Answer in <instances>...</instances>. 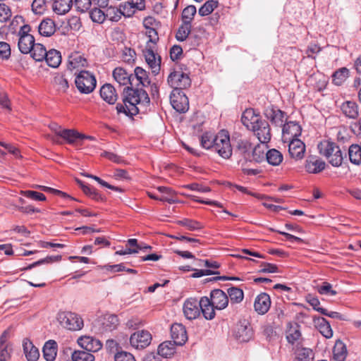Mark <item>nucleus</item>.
Returning <instances> with one entry per match:
<instances>
[{
	"label": "nucleus",
	"instance_id": "1",
	"mask_svg": "<svg viewBox=\"0 0 361 361\" xmlns=\"http://www.w3.org/2000/svg\"><path fill=\"white\" fill-rule=\"evenodd\" d=\"M122 97L123 104H117L116 108L118 114L123 113L126 116L137 114L141 109L147 106L150 102L148 94L142 88L127 86L123 89Z\"/></svg>",
	"mask_w": 361,
	"mask_h": 361
},
{
	"label": "nucleus",
	"instance_id": "2",
	"mask_svg": "<svg viewBox=\"0 0 361 361\" xmlns=\"http://www.w3.org/2000/svg\"><path fill=\"white\" fill-rule=\"evenodd\" d=\"M318 149L333 166L338 167L342 164L343 159L342 152L335 142L323 140L318 145Z\"/></svg>",
	"mask_w": 361,
	"mask_h": 361
},
{
	"label": "nucleus",
	"instance_id": "3",
	"mask_svg": "<svg viewBox=\"0 0 361 361\" xmlns=\"http://www.w3.org/2000/svg\"><path fill=\"white\" fill-rule=\"evenodd\" d=\"M75 86L81 94H90L96 87L97 80L93 73L81 71L75 79Z\"/></svg>",
	"mask_w": 361,
	"mask_h": 361
},
{
	"label": "nucleus",
	"instance_id": "4",
	"mask_svg": "<svg viewBox=\"0 0 361 361\" xmlns=\"http://www.w3.org/2000/svg\"><path fill=\"white\" fill-rule=\"evenodd\" d=\"M213 150L224 159L231 157L232 147L230 142V136L226 130H222L216 135V142L213 145Z\"/></svg>",
	"mask_w": 361,
	"mask_h": 361
},
{
	"label": "nucleus",
	"instance_id": "5",
	"mask_svg": "<svg viewBox=\"0 0 361 361\" xmlns=\"http://www.w3.org/2000/svg\"><path fill=\"white\" fill-rule=\"evenodd\" d=\"M57 319L60 324L71 331H78L83 326V320L77 314L71 312H61L58 314Z\"/></svg>",
	"mask_w": 361,
	"mask_h": 361
},
{
	"label": "nucleus",
	"instance_id": "6",
	"mask_svg": "<svg viewBox=\"0 0 361 361\" xmlns=\"http://www.w3.org/2000/svg\"><path fill=\"white\" fill-rule=\"evenodd\" d=\"M168 83L173 90H181L190 86L191 80L188 75L182 71L174 70L168 77Z\"/></svg>",
	"mask_w": 361,
	"mask_h": 361
},
{
	"label": "nucleus",
	"instance_id": "7",
	"mask_svg": "<svg viewBox=\"0 0 361 361\" xmlns=\"http://www.w3.org/2000/svg\"><path fill=\"white\" fill-rule=\"evenodd\" d=\"M170 102L173 108L180 113H184L189 109L188 98L180 90H173L170 95Z\"/></svg>",
	"mask_w": 361,
	"mask_h": 361
},
{
	"label": "nucleus",
	"instance_id": "8",
	"mask_svg": "<svg viewBox=\"0 0 361 361\" xmlns=\"http://www.w3.org/2000/svg\"><path fill=\"white\" fill-rule=\"evenodd\" d=\"M253 333L250 323L247 320L240 321L235 325L233 336L239 342H248Z\"/></svg>",
	"mask_w": 361,
	"mask_h": 361
},
{
	"label": "nucleus",
	"instance_id": "9",
	"mask_svg": "<svg viewBox=\"0 0 361 361\" xmlns=\"http://www.w3.org/2000/svg\"><path fill=\"white\" fill-rule=\"evenodd\" d=\"M152 341V335L148 331L141 330L133 334L130 338V345L136 349L147 347Z\"/></svg>",
	"mask_w": 361,
	"mask_h": 361
},
{
	"label": "nucleus",
	"instance_id": "10",
	"mask_svg": "<svg viewBox=\"0 0 361 361\" xmlns=\"http://www.w3.org/2000/svg\"><path fill=\"white\" fill-rule=\"evenodd\" d=\"M183 311L187 319H197L200 315V300L195 298L186 299L183 305Z\"/></svg>",
	"mask_w": 361,
	"mask_h": 361
},
{
	"label": "nucleus",
	"instance_id": "11",
	"mask_svg": "<svg viewBox=\"0 0 361 361\" xmlns=\"http://www.w3.org/2000/svg\"><path fill=\"white\" fill-rule=\"evenodd\" d=\"M59 136L69 145L75 147H80L85 137L84 134L74 129H63V131L59 133Z\"/></svg>",
	"mask_w": 361,
	"mask_h": 361
},
{
	"label": "nucleus",
	"instance_id": "12",
	"mask_svg": "<svg viewBox=\"0 0 361 361\" xmlns=\"http://www.w3.org/2000/svg\"><path fill=\"white\" fill-rule=\"evenodd\" d=\"M251 130L255 133L258 140L262 144H267L271 140L270 127L268 122L265 120H261L259 123L255 126Z\"/></svg>",
	"mask_w": 361,
	"mask_h": 361
},
{
	"label": "nucleus",
	"instance_id": "13",
	"mask_svg": "<svg viewBox=\"0 0 361 361\" xmlns=\"http://www.w3.org/2000/svg\"><path fill=\"white\" fill-rule=\"evenodd\" d=\"M282 126L283 139L286 142H288L293 139H298V137L301 135L302 128L296 122L288 121Z\"/></svg>",
	"mask_w": 361,
	"mask_h": 361
},
{
	"label": "nucleus",
	"instance_id": "14",
	"mask_svg": "<svg viewBox=\"0 0 361 361\" xmlns=\"http://www.w3.org/2000/svg\"><path fill=\"white\" fill-rule=\"evenodd\" d=\"M144 56L152 72L157 74L160 71L161 57L155 54L154 47L150 44L147 45L146 49L144 51Z\"/></svg>",
	"mask_w": 361,
	"mask_h": 361
},
{
	"label": "nucleus",
	"instance_id": "15",
	"mask_svg": "<svg viewBox=\"0 0 361 361\" xmlns=\"http://www.w3.org/2000/svg\"><path fill=\"white\" fill-rule=\"evenodd\" d=\"M285 112L276 106H269L264 110V116L276 126H282L284 122Z\"/></svg>",
	"mask_w": 361,
	"mask_h": 361
},
{
	"label": "nucleus",
	"instance_id": "16",
	"mask_svg": "<svg viewBox=\"0 0 361 361\" xmlns=\"http://www.w3.org/2000/svg\"><path fill=\"white\" fill-rule=\"evenodd\" d=\"M172 342L177 345H183L188 341L185 327L181 324H173L171 327Z\"/></svg>",
	"mask_w": 361,
	"mask_h": 361
},
{
	"label": "nucleus",
	"instance_id": "17",
	"mask_svg": "<svg viewBox=\"0 0 361 361\" xmlns=\"http://www.w3.org/2000/svg\"><path fill=\"white\" fill-rule=\"evenodd\" d=\"M209 300L216 310H224L228 304L227 294L220 289H214L210 293Z\"/></svg>",
	"mask_w": 361,
	"mask_h": 361
},
{
	"label": "nucleus",
	"instance_id": "18",
	"mask_svg": "<svg viewBox=\"0 0 361 361\" xmlns=\"http://www.w3.org/2000/svg\"><path fill=\"white\" fill-rule=\"evenodd\" d=\"M288 152L291 158L302 159L305 152V145L300 139H293L288 141Z\"/></svg>",
	"mask_w": 361,
	"mask_h": 361
},
{
	"label": "nucleus",
	"instance_id": "19",
	"mask_svg": "<svg viewBox=\"0 0 361 361\" xmlns=\"http://www.w3.org/2000/svg\"><path fill=\"white\" fill-rule=\"evenodd\" d=\"M271 306L270 296L266 293H262L258 295L254 302L255 310L259 314H264L267 313Z\"/></svg>",
	"mask_w": 361,
	"mask_h": 361
},
{
	"label": "nucleus",
	"instance_id": "20",
	"mask_svg": "<svg viewBox=\"0 0 361 361\" xmlns=\"http://www.w3.org/2000/svg\"><path fill=\"white\" fill-rule=\"evenodd\" d=\"M261 120L260 116L251 108L245 109L241 117L243 124L249 130L255 128V126H257Z\"/></svg>",
	"mask_w": 361,
	"mask_h": 361
},
{
	"label": "nucleus",
	"instance_id": "21",
	"mask_svg": "<svg viewBox=\"0 0 361 361\" xmlns=\"http://www.w3.org/2000/svg\"><path fill=\"white\" fill-rule=\"evenodd\" d=\"M295 361H312L314 353L311 348L304 347L302 343L292 348Z\"/></svg>",
	"mask_w": 361,
	"mask_h": 361
},
{
	"label": "nucleus",
	"instance_id": "22",
	"mask_svg": "<svg viewBox=\"0 0 361 361\" xmlns=\"http://www.w3.org/2000/svg\"><path fill=\"white\" fill-rule=\"evenodd\" d=\"M78 343L84 350L90 353L97 352L102 347L100 341L91 336L80 337Z\"/></svg>",
	"mask_w": 361,
	"mask_h": 361
},
{
	"label": "nucleus",
	"instance_id": "23",
	"mask_svg": "<svg viewBox=\"0 0 361 361\" xmlns=\"http://www.w3.org/2000/svg\"><path fill=\"white\" fill-rule=\"evenodd\" d=\"M113 77L120 85L123 86L132 85V80L134 79L133 74L128 73L121 67H117L113 71Z\"/></svg>",
	"mask_w": 361,
	"mask_h": 361
},
{
	"label": "nucleus",
	"instance_id": "24",
	"mask_svg": "<svg viewBox=\"0 0 361 361\" xmlns=\"http://www.w3.org/2000/svg\"><path fill=\"white\" fill-rule=\"evenodd\" d=\"M200 312L202 313L204 317L207 320H212L215 317L216 307L207 297H202L200 300Z\"/></svg>",
	"mask_w": 361,
	"mask_h": 361
},
{
	"label": "nucleus",
	"instance_id": "25",
	"mask_svg": "<svg viewBox=\"0 0 361 361\" xmlns=\"http://www.w3.org/2000/svg\"><path fill=\"white\" fill-rule=\"evenodd\" d=\"M101 325V332H109L116 329L118 325V319L114 314H106L99 321Z\"/></svg>",
	"mask_w": 361,
	"mask_h": 361
},
{
	"label": "nucleus",
	"instance_id": "26",
	"mask_svg": "<svg viewBox=\"0 0 361 361\" xmlns=\"http://www.w3.org/2000/svg\"><path fill=\"white\" fill-rule=\"evenodd\" d=\"M100 96L106 102L109 104H114L118 99V94L115 87L106 83L102 86L100 88Z\"/></svg>",
	"mask_w": 361,
	"mask_h": 361
},
{
	"label": "nucleus",
	"instance_id": "27",
	"mask_svg": "<svg viewBox=\"0 0 361 361\" xmlns=\"http://www.w3.org/2000/svg\"><path fill=\"white\" fill-rule=\"evenodd\" d=\"M9 333L4 331L0 336V360H9L12 352L11 345L8 342Z\"/></svg>",
	"mask_w": 361,
	"mask_h": 361
},
{
	"label": "nucleus",
	"instance_id": "28",
	"mask_svg": "<svg viewBox=\"0 0 361 361\" xmlns=\"http://www.w3.org/2000/svg\"><path fill=\"white\" fill-rule=\"evenodd\" d=\"M286 339L292 348L302 343V335L298 325H290L286 331Z\"/></svg>",
	"mask_w": 361,
	"mask_h": 361
},
{
	"label": "nucleus",
	"instance_id": "29",
	"mask_svg": "<svg viewBox=\"0 0 361 361\" xmlns=\"http://www.w3.org/2000/svg\"><path fill=\"white\" fill-rule=\"evenodd\" d=\"M87 66V59L80 53H72L68 59V68L70 70L80 69Z\"/></svg>",
	"mask_w": 361,
	"mask_h": 361
},
{
	"label": "nucleus",
	"instance_id": "30",
	"mask_svg": "<svg viewBox=\"0 0 361 361\" xmlns=\"http://www.w3.org/2000/svg\"><path fill=\"white\" fill-rule=\"evenodd\" d=\"M23 347L25 357L28 361H37L39 357L38 349L27 338L23 342Z\"/></svg>",
	"mask_w": 361,
	"mask_h": 361
},
{
	"label": "nucleus",
	"instance_id": "31",
	"mask_svg": "<svg viewBox=\"0 0 361 361\" xmlns=\"http://www.w3.org/2000/svg\"><path fill=\"white\" fill-rule=\"evenodd\" d=\"M341 109L343 114L349 118L355 119L359 115V106L354 102L346 101L343 102Z\"/></svg>",
	"mask_w": 361,
	"mask_h": 361
},
{
	"label": "nucleus",
	"instance_id": "32",
	"mask_svg": "<svg viewBox=\"0 0 361 361\" xmlns=\"http://www.w3.org/2000/svg\"><path fill=\"white\" fill-rule=\"evenodd\" d=\"M38 31L42 36L50 37L56 32L55 23L50 18L44 19L38 26Z\"/></svg>",
	"mask_w": 361,
	"mask_h": 361
},
{
	"label": "nucleus",
	"instance_id": "33",
	"mask_svg": "<svg viewBox=\"0 0 361 361\" xmlns=\"http://www.w3.org/2000/svg\"><path fill=\"white\" fill-rule=\"evenodd\" d=\"M35 44V38L32 35L21 36L18 39V46L23 54H28L31 51Z\"/></svg>",
	"mask_w": 361,
	"mask_h": 361
},
{
	"label": "nucleus",
	"instance_id": "34",
	"mask_svg": "<svg viewBox=\"0 0 361 361\" xmlns=\"http://www.w3.org/2000/svg\"><path fill=\"white\" fill-rule=\"evenodd\" d=\"M72 5V0H55L52 4V9L56 14L63 15L70 11Z\"/></svg>",
	"mask_w": 361,
	"mask_h": 361
},
{
	"label": "nucleus",
	"instance_id": "35",
	"mask_svg": "<svg viewBox=\"0 0 361 361\" xmlns=\"http://www.w3.org/2000/svg\"><path fill=\"white\" fill-rule=\"evenodd\" d=\"M347 348L344 343L337 340L333 348V355L336 361H344L347 356Z\"/></svg>",
	"mask_w": 361,
	"mask_h": 361
},
{
	"label": "nucleus",
	"instance_id": "36",
	"mask_svg": "<svg viewBox=\"0 0 361 361\" xmlns=\"http://www.w3.org/2000/svg\"><path fill=\"white\" fill-rule=\"evenodd\" d=\"M57 344L54 341L50 340L45 343L43 348V355L47 361H54L56 356Z\"/></svg>",
	"mask_w": 361,
	"mask_h": 361
},
{
	"label": "nucleus",
	"instance_id": "37",
	"mask_svg": "<svg viewBox=\"0 0 361 361\" xmlns=\"http://www.w3.org/2000/svg\"><path fill=\"white\" fill-rule=\"evenodd\" d=\"M325 168V162L321 159H310L307 160L306 171L311 173H318Z\"/></svg>",
	"mask_w": 361,
	"mask_h": 361
},
{
	"label": "nucleus",
	"instance_id": "38",
	"mask_svg": "<svg viewBox=\"0 0 361 361\" xmlns=\"http://www.w3.org/2000/svg\"><path fill=\"white\" fill-rule=\"evenodd\" d=\"M45 60L50 67L57 68L61 63V52L56 49H50L47 54Z\"/></svg>",
	"mask_w": 361,
	"mask_h": 361
},
{
	"label": "nucleus",
	"instance_id": "39",
	"mask_svg": "<svg viewBox=\"0 0 361 361\" xmlns=\"http://www.w3.org/2000/svg\"><path fill=\"white\" fill-rule=\"evenodd\" d=\"M319 332L326 338H330L333 336V331L329 323L323 317H319L314 321Z\"/></svg>",
	"mask_w": 361,
	"mask_h": 361
},
{
	"label": "nucleus",
	"instance_id": "40",
	"mask_svg": "<svg viewBox=\"0 0 361 361\" xmlns=\"http://www.w3.org/2000/svg\"><path fill=\"white\" fill-rule=\"evenodd\" d=\"M175 345H177L172 341H165L161 343L158 347V354L163 357H169L175 353Z\"/></svg>",
	"mask_w": 361,
	"mask_h": 361
},
{
	"label": "nucleus",
	"instance_id": "41",
	"mask_svg": "<svg viewBox=\"0 0 361 361\" xmlns=\"http://www.w3.org/2000/svg\"><path fill=\"white\" fill-rule=\"evenodd\" d=\"M266 159L272 166H279L283 159V154L276 149H271L266 152Z\"/></svg>",
	"mask_w": 361,
	"mask_h": 361
},
{
	"label": "nucleus",
	"instance_id": "42",
	"mask_svg": "<svg viewBox=\"0 0 361 361\" xmlns=\"http://www.w3.org/2000/svg\"><path fill=\"white\" fill-rule=\"evenodd\" d=\"M47 52L48 51L42 44H34L30 53L36 61H42L45 59Z\"/></svg>",
	"mask_w": 361,
	"mask_h": 361
},
{
	"label": "nucleus",
	"instance_id": "43",
	"mask_svg": "<svg viewBox=\"0 0 361 361\" xmlns=\"http://www.w3.org/2000/svg\"><path fill=\"white\" fill-rule=\"evenodd\" d=\"M349 159L352 164H361V147L360 145H352L348 149Z\"/></svg>",
	"mask_w": 361,
	"mask_h": 361
},
{
	"label": "nucleus",
	"instance_id": "44",
	"mask_svg": "<svg viewBox=\"0 0 361 361\" xmlns=\"http://www.w3.org/2000/svg\"><path fill=\"white\" fill-rule=\"evenodd\" d=\"M191 24L182 22L176 33V39L179 42L185 41L191 32Z\"/></svg>",
	"mask_w": 361,
	"mask_h": 361
},
{
	"label": "nucleus",
	"instance_id": "45",
	"mask_svg": "<svg viewBox=\"0 0 361 361\" xmlns=\"http://www.w3.org/2000/svg\"><path fill=\"white\" fill-rule=\"evenodd\" d=\"M349 70L347 68H341L336 71L332 75L333 82L336 85H342L348 78Z\"/></svg>",
	"mask_w": 361,
	"mask_h": 361
},
{
	"label": "nucleus",
	"instance_id": "46",
	"mask_svg": "<svg viewBox=\"0 0 361 361\" xmlns=\"http://www.w3.org/2000/svg\"><path fill=\"white\" fill-rule=\"evenodd\" d=\"M266 147L264 145H257L253 149L252 148L250 152L251 159L250 161H255L257 163L264 160L266 153L264 152Z\"/></svg>",
	"mask_w": 361,
	"mask_h": 361
},
{
	"label": "nucleus",
	"instance_id": "47",
	"mask_svg": "<svg viewBox=\"0 0 361 361\" xmlns=\"http://www.w3.org/2000/svg\"><path fill=\"white\" fill-rule=\"evenodd\" d=\"M228 295L231 303H240L244 298V293L242 289L237 287H231L227 290Z\"/></svg>",
	"mask_w": 361,
	"mask_h": 361
},
{
	"label": "nucleus",
	"instance_id": "48",
	"mask_svg": "<svg viewBox=\"0 0 361 361\" xmlns=\"http://www.w3.org/2000/svg\"><path fill=\"white\" fill-rule=\"evenodd\" d=\"M135 78L139 81L142 87H147L150 85V80L148 74L145 70L141 67H136L134 71Z\"/></svg>",
	"mask_w": 361,
	"mask_h": 361
},
{
	"label": "nucleus",
	"instance_id": "49",
	"mask_svg": "<svg viewBox=\"0 0 361 361\" xmlns=\"http://www.w3.org/2000/svg\"><path fill=\"white\" fill-rule=\"evenodd\" d=\"M238 150L242 154L246 160H250V152L252 150V145L247 140H240L238 142Z\"/></svg>",
	"mask_w": 361,
	"mask_h": 361
},
{
	"label": "nucleus",
	"instance_id": "50",
	"mask_svg": "<svg viewBox=\"0 0 361 361\" xmlns=\"http://www.w3.org/2000/svg\"><path fill=\"white\" fill-rule=\"evenodd\" d=\"M218 1L216 0L207 1L198 11V13L201 16H206L212 13L217 7Z\"/></svg>",
	"mask_w": 361,
	"mask_h": 361
},
{
	"label": "nucleus",
	"instance_id": "51",
	"mask_svg": "<svg viewBox=\"0 0 361 361\" xmlns=\"http://www.w3.org/2000/svg\"><path fill=\"white\" fill-rule=\"evenodd\" d=\"M197 13L196 7L193 5H189L186 6L182 12L181 20L182 22L192 24V21L194 19V16Z\"/></svg>",
	"mask_w": 361,
	"mask_h": 361
},
{
	"label": "nucleus",
	"instance_id": "52",
	"mask_svg": "<svg viewBox=\"0 0 361 361\" xmlns=\"http://www.w3.org/2000/svg\"><path fill=\"white\" fill-rule=\"evenodd\" d=\"M216 142V135L212 133L206 132L201 136L200 143L202 147L205 149H212L213 145Z\"/></svg>",
	"mask_w": 361,
	"mask_h": 361
},
{
	"label": "nucleus",
	"instance_id": "53",
	"mask_svg": "<svg viewBox=\"0 0 361 361\" xmlns=\"http://www.w3.org/2000/svg\"><path fill=\"white\" fill-rule=\"evenodd\" d=\"M72 360L73 361H94V356L85 350H78L72 354Z\"/></svg>",
	"mask_w": 361,
	"mask_h": 361
},
{
	"label": "nucleus",
	"instance_id": "54",
	"mask_svg": "<svg viewBox=\"0 0 361 361\" xmlns=\"http://www.w3.org/2000/svg\"><path fill=\"white\" fill-rule=\"evenodd\" d=\"M317 290L321 295L334 296L337 294V292L332 288V285L326 281L318 286Z\"/></svg>",
	"mask_w": 361,
	"mask_h": 361
},
{
	"label": "nucleus",
	"instance_id": "55",
	"mask_svg": "<svg viewBox=\"0 0 361 361\" xmlns=\"http://www.w3.org/2000/svg\"><path fill=\"white\" fill-rule=\"evenodd\" d=\"M179 224L186 227L190 231H197L203 228L200 222L188 219L180 221Z\"/></svg>",
	"mask_w": 361,
	"mask_h": 361
},
{
	"label": "nucleus",
	"instance_id": "56",
	"mask_svg": "<svg viewBox=\"0 0 361 361\" xmlns=\"http://www.w3.org/2000/svg\"><path fill=\"white\" fill-rule=\"evenodd\" d=\"M90 16L92 21L97 23H102L106 18V13L97 8L90 11Z\"/></svg>",
	"mask_w": 361,
	"mask_h": 361
},
{
	"label": "nucleus",
	"instance_id": "57",
	"mask_svg": "<svg viewBox=\"0 0 361 361\" xmlns=\"http://www.w3.org/2000/svg\"><path fill=\"white\" fill-rule=\"evenodd\" d=\"M136 53L134 49L129 47H124L122 51V60L128 63L135 61Z\"/></svg>",
	"mask_w": 361,
	"mask_h": 361
},
{
	"label": "nucleus",
	"instance_id": "58",
	"mask_svg": "<svg viewBox=\"0 0 361 361\" xmlns=\"http://www.w3.org/2000/svg\"><path fill=\"white\" fill-rule=\"evenodd\" d=\"M122 15L125 14L114 7H109L106 12V18L114 22H118L121 18Z\"/></svg>",
	"mask_w": 361,
	"mask_h": 361
},
{
	"label": "nucleus",
	"instance_id": "59",
	"mask_svg": "<svg viewBox=\"0 0 361 361\" xmlns=\"http://www.w3.org/2000/svg\"><path fill=\"white\" fill-rule=\"evenodd\" d=\"M54 83L57 90L62 92H66L69 87L67 79L61 75H59L54 78Z\"/></svg>",
	"mask_w": 361,
	"mask_h": 361
},
{
	"label": "nucleus",
	"instance_id": "60",
	"mask_svg": "<svg viewBox=\"0 0 361 361\" xmlns=\"http://www.w3.org/2000/svg\"><path fill=\"white\" fill-rule=\"evenodd\" d=\"M20 193L25 197L37 200V201H45L46 197L44 194L33 191V190H25L21 191Z\"/></svg>",
	"mask_w": 361,
	"mask_h": 361
},
{
	"label": "nucleus",
	"instance_id": "61",
	"mask_svg": "<svg viewBox=\"0 0 361 361\" xmlns=\"http://www.w3.org/2000/svg\"><path fill=\"white\" fill-rule=\"evenodd\" d=\"M92 4V0H75V6L78 11L84 13L89 10Z\"/></svg>",
	"mask_w": 361,
	"mask_h": 361
},
{
	"label": "nucleus",
	"instance_id": "62",
	"mask_svg": "<svg viewBox=\"0 0 361 361\" xmlns=\"http://www.w3.org/2000/svg\"><path fill=\"white\" fill-rule=\"evenodd\" d=\"M11 16V11L8 6L4 3L0 4V22H6Z\"/></svg>",
	"mask_w": 361,
	"mask_h": 361
},
{
	"label": "nucleus",
	"instance_id": "63",
	"mask_svg": "<svg viewBox=\"0 0 361 361\" xmlns=\"http://www.w3.org/2000/svg\"><path fill=\"white\" fill-rule=\"evenodd\" d=\"M11 54L10 44L5 42H0V58L3 60H7L10 58Z\"/></svg>",
	"mask_w": 361,
	"mask_h": 361
},
{
	"label": "nucleus",
	"instance_id": "64",
	"mask_svg": "<svg viewBox=\"0 0 361 361\" xmlns=\"http://www.w3.org/2000/svg\"><path fill=\"white\" fill-rule=\"evenodd\" d=\"M115 361H136L134 356L128 352L121 351L114 355Z\"/></svg>",
	"mask_w": 361,
	"mask_h": 361
}]
</instances>
